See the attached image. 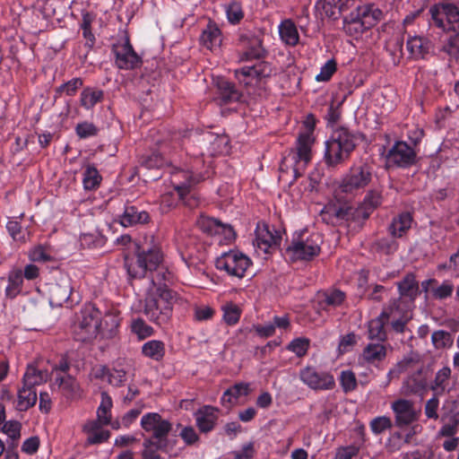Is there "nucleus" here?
Listing matches in <instances>:
<instances>
[{
  "mask_svg": "<svg viewBox=\"0 0 459 459\" xmlns=\"http://www.w3.org/2000/svg\"><path fill=\"white\" fill-rule=\"evenodd\" d=\"M189 207L195 208L199 204V198L196 195H179V192H167L160 196V208L162 212H168L175 208L179 203Z\"/></svg>",
  "mask_w": 459,
  "mask_h": 459,
  "instance_id": "b1692460",
  "label": "nucleus"
},
{
  "mask_svg": "<svg viewBox=\"0 0 459 459\" xmlns=\"http://www.w3.org/2000/svg\"><path fill=\"white\" fill-rule=\"evenodd\" d=\"M141 427L152 436L143 440V459H162L158 451L167 452L169 448L168 436L172 424L157 412H148L141 419Z\"/></svg>",
  "mask_w": 459,
  "mask_h": 459,
  "instance_id": "7ed1b4c3",
  "label": "nucleus"
},
{
  "mask_svg": "<svg viewBox=\"0 0 459 459\" xmlns=\"http://www.w3.org/2000/svg\"><path fill=\"white\" fill-rule=\"evenodd\" d=\"M175 242L181 259L188 267L205 263L207 259L205 247L189 230L177 231Z\"/></svg>",
  "mask_w": 459,
  "mask_h": 459,
  "instance_id": "1a4fd4ad",
  "label": "nucleus"
},
{
  "mask_svg": "<svg viewBox=\"0 0 459 459\" xmlns=\"http://www.w3.org/2000/svg\"><path fill=\"white\" fill-rule=\"evenodd\" d=\"M255 235L257 247L265 253H268L270 248L277 247L281 244V237L280 232L275 231L273 233L267 225L258 226Z\"/></svg>",
  "mask_w": 459,
  "mask_h": 459,
  "instance_id": "7c9ffc66",
  "label": "nucleus"
},
{
  "mask_svg": "<svg viewBox=\"0 0 459 459\" xmlns=\"http://www.w3.org/2000/svg\"><path fill=\"white\" fill-rule=\"evenodd\" d=\"M241 311L235 304H227L223 307V319L229 325H236L240 318Z\"/></svg>",
  "mask_w": 459,
  "mask_h": 459,
  "instance_id": "052dcab7",
  "label": "nucleus"
},
{
  "mask_svg": "<svg viewBox=\"0 0 459 459\" xmlns=\"http://www.w3.org/2000/svg\"><path fill=\"white\" fill-rule=\"evenodd\" d=\"M115 65L120 70H134L142 66L143 58L134 50L128 36L123 41H117L111 47Z\"/></svg>",
  "mask_w": 459,
  "mask_h": 459,
  "instance_id": "f8f14e48",
  "label": "nucleus"
},
{
  "mask_svg": "<svg viewBox=\"0 0 459 459\" xmlns=\"http://www.w3.org/2000/svg\"><path fill=\"white\" fill-rule=\"evenodd\" d=\"M6 230L14 241L26 242V234L20 222L9 221L6 224Z\"/></svg>",
  "mask_w": 459,
  "mask_h": 459,
  "instance_id": "0e129e2a",
  "label": "nucleus"
},
{
  "mask_svg": "<svg viewBox=\"0 0 459 459\" xmlns=\"http://www.w3.org/2000/svg\"><path fill=\"white\" fill-rule=\"evenodd\" d=\"M300 381L315 391H328L335 387V379L328 371L318 370L313 366H307L299 371Z\"/></svg>",
  "mask_w": 459,
  "mask_h": 459,
  "instance_id": "dca6fc26",
  "label": "nucleus"
},
{
  "mask_svg": "<svg viewBox=\"0 0 459 459\" xmlns=\"http://www.w3.org/2000/svg\"><path fill=\"white\" fill-rule=\"evenodd\" d=\"M346 299V293L339 289H329L319 292L317 296L318 310L330 312L341 307Z\"/></svg>",
  "mask_w": 459,
  "mask_h": 459,
  "instance_id": "a878e982",
  "label": "nucleus"
},
{
  "mask_svg": "<svg viewBox=\"0 0 459 459\" xmlns=\"http://www.w3.org/2000/svg\"><path fill=\"white\" fill-rule=\"evenodd\" d=\"M150 219L148 212L141 209L138 205L127 202L124 205L123 213L118 216V222L121 226L127 228L146 224L150 221Z\"/></svg>",
  "mask_w": 459,
  "mask_h": 459,
  "instance_id": "4be33fe9",
  "label": "nucleus"
},
{
  "mask_svg": "<svg viewBox=\"0 0 459 459\" xmlns=\"http://www.w3.org/2000/svg\"><path fill=\"white\" fill-rule=\"evenodd\" d=\"M37 392L35 388L24 386L18 389L16 409L20 411H26L37 403Z\"/></svg>",
  "mask_w": 459,
  "mask_h": 459,
  "instance_id": "a19ab883",
  "label": "nucleus"
},
{
  "mask_svg": "<svg viewBox=\"0 0 459 459\" xmlns=\"http://www.w3.org/2000/svg\"><path fill=\"white\" fill-rule=\"evenodd\" d=\"M322 237L307 229L296 230L282 248L283 255L291 262L311 261L321 252Z\"/></svg>",
  "mask_w": 459,
  "mask_h": 459,
  "instance_id": "39448f33",
  "label": "nucleus"
},
{
  "mask_svg": "<svg viewBox=\"0 0 459 459\" xmlns=\"http://www.w3.org/2000/svg\"><path fill=\"white\" fill-rule=\"evenodd\" d=\"M406 48L412 58L424 59L433 49V43L424 36L408 35Z\"/></svg>",
  "mask_w": 459,
  "mask_h": 459,
  "instance_id": "bb28decb",
  "label": "nucleus"
},
{
  "mask_svg": "<svg viewBox=\"0 0 459 459\" xmlns=\"http://www.w3.org/2000/svg\"><path fill=\"white\" fill-rule=\"evenodd\" d=\"M373 178V169L367 163L353 165L342 177L336 195L345 194L350 198L362 194Z\"/></svg>",
  "mask_w": 459,
  "mask_h": 459,
  "instance_id": "0eeeda50",
  "label": "nucleus"
},
{
  "mask_svg": "<svg viewBox=\"0 0 459 459\" xmlns=\"http://www.w3.org/2000/svg\"><path fill=\"white\" fill-rule=\"evenodd\" d=\"M427 377L423 368L411 373L403 381V390L406 394H421L427 388Z\"/></svg>",
  "mask_w": 459,
  "mask_h": 459,
  "instance_id": "473e14b6",
  "label": "nucleus"
},
{
  "mask_svg": "<svg viewBox=\"0 0 459 459\" xmlns=\"http://www.w3.org/2000/svg\"><path fill=\"white\" fill-rule=\"evenodd\" d=\"M112 398L107 392L101 393L100 404L97 409V419L104 425H109L111 421Z\"/></svg>",
  "mask_w": 459,
  "mask_h": 459,
  "instance_id": "09e8293b",
  "label": "nucleus"
},
{
  "mask_svg": "<svg viewBox=\"0 0 459 459\" xmlns=\"http://www.w3.org/2000/svg\"><path fill=\"white\" fill-rule=\"evenodd\" d=\"M355 0H317L316 8L321 10V15L332 20H337L341 14L347 11Z\"/></svg>",
  "mask_w": 459,
  "mask_h": 459,
  "instance_id": "393cba45",
  "label": "nucleus"
},
{
  "mask_svg": "<svg viewBox=\"0 0 459 459\" xmlns=\"http://www.w3.org/2000/svg\"><path fill=\"white\" fill-rule=\"evenodd\" d=\"M201 44L212 51L218 49L222 42V33L218 24L209 20L200 36Z\"/></svg>",
  "mask_w": 459,
  "mask_h": 459,
  "instance_id": "c756f323",
  "label": "nucleus"
},
{
  "mask_svg": "<svg viewBox=\"0 0 459 459\" xmlns=\"http://www.w3.org/2000/svg\"><path fill=\"white\" fill-rule=\"evenodd\" d=\"M310 347V340L306 337L293 339L287 346V350L295 353L297 357L302 358L307 355Z\"/></svg>",
  "mask_w": 459,
  "mask_h": 459,
  "instance_id": "864d4df0",
  "label": "nucleus"
},
{
  "mask_svg": "<svg viewBox=\"0 0 459 459\" xmlns=\"http://www.w3.org/2000/svg\"><path fill=\"white\" fill-rule=\"evenodd\" d=\"M387 355V347L385 342H370L363 349L362 358L369 364H377L383 361Z\"/></svg>",
  "mask_w": 459,
  "mask_h": 459,
  "instance_id": "f704fd0d",
  "label": "nucleus"
},
{
  "mask_svg": "<svg viewBox=\"0 0 459 459\" xmlns=\"http://www.w3.org/2000/svg\"><path fill=\"white\" fill-rule=\"evenodd\" d=\"M29 258L32 262L46 263L52 260V255L46 247L38 245L30 251Z\"/></svg>",
  "mask_w": 459,
  "mask_h": 459,
  "instance_id": "bf43d9fd",
  "label": "nucleus"
},
{
  "mask_svg": "<svg viewBox=\"0 0 459 459\" xmlns=\"http://www.w3.org/2000/svg\"><path fill=\"white\" fill-rule=\"evenodd\" d=\"M380 316L392 330L396 333H403L408 329L407 325L411 319V315L401 298L394 299L385 305Z\"/></svg>",
  "mask_w": 459,
  "mask_h": 459,
  "instance_id": "9b49d317",
  "label": "nucleus"
},
{
  "mask_svg": "<svg viewBox=\"0 0 459 459\" xmlns=\"http://www.w3.org/2000/svg\"><path fill=\"white\" fill-rule=\"evenodd\" d=\"M82 85L83 80L82 78H73L55 89V99L61 97L63 94L70 97L74 96L77 91L82 87Z\"/></svg>",
  "mask_w": 459,
  "mask_h": 459,
  "instance_id": "8fccbe9b",
  "label": "nucleus"
},
{
  "mask_svg": "<svg viewBox=\"0 0 459 459\" xmlns=\"http://www.w3.org/2000/svg\"><path fill=\"white\" fill-rule=\"evenodd\" d=\"M80 244L83 248H100L106 244V238L99 231L82 233Z\"/></svg>",
  "mask_w": 459,
  "mask_h": 459,
  "instance_id": "603ef678",
  "label": "nucleus"
},
{
  "mask_svg": "<svg viewBox=\"0 0 459 459\" xmlns=\"http://www.w3.org/2000/svg\"><path fill=\"white\" fill-rule=\"evenodd\" d=\"M382 18V10L374 4L359 5L343 18V30L346 34L358 38L366 30L376 26Z\"/></svg>",
  "mask_w": 459,
  "mask_h": 459,
  "instance_id": "423d86ee",
  "label": "nucleus"
},
{
  "mask_svg": "<svg viewBox=\"0 0 459 459\" xmlns=\"http://www.w3.org/2000/svg\"><path fill=\"white\" fill-rule=\"evenodd\" d=\"M54 385H57L61 394L68 400H74L81 396V388L77 380L66 374H56Z\"/></svg>",
  "mask_w": 459,
  "mask_h": 459,
  "instance_id": "c85d7f7f",
  "label": "nucleus"
},
{
  "mask_svg": "<svg viewBox=\"0 0 459 459\" xmlns=\"http://www.w3.org/2000/svg\"><path fill=\"white\" fill-rule=\"evenodd\" d=\"M127 372L124 368H112L110 369L108 382L113 386H122L126 381Z\"/></svg>",
  "mask_w": 459,
  "mask_h": 459,
  "instance_id": "338daca9",
  "label": "nucleus"
},
{
  "mask_svg": "<svg viewBox=\"0 0 459 459\" xmlns=\"http://www.w3.org/2000/svg\"><path fill=\"white\" fill-rule=\"evenodd\" d=\"M340 384L344 393H350L356 389L357 379L351 370H343L341 372Z\"/></svg>",
  "mask_w": 459,
  "mask_h": 459,
  "instance_id": "680f3d73",
  "label": "nucleus"
},
{
  "mask_svg": "<svg viewBox=\"0 0 459 459\" xmlns=\"http://www.w3.org/2000/svg\"><path fill=\"white\" fill-rule=\"evenodd\" d=\"M382 204V195L377 190L368 191L358 207L339 206L333 209V216L336 222L359 221L369 218L372 212Z\"/></svg>",
  "mask_w": 459,
  "mask_h": 459,
  "instance_id": "6e6552de",
  "label": "nucleus"
},
{
  "mask_svg": "<svg viewBox=\"0 0 459 459\" xmlns=\"http://www.w3.org/2000/svg\"><path fill=\"white\" fill-rule=\"evenodd\" d=\"M196 226L201 231L210 236L223 234L226 238H230L234 235L233 229L230 226L203 214L196 220Z\"/></svg>",
  "mask_w": 459,
  "mask_h": 459,
  "instance_id": "5701e85b",
  "label": "nucleus"
},
{
  "mask_svg": "<svg viewBox=\"0 0 459 459\" xmlns=\"http://www.w3.org/2000/svg\"><path fill=\"white\" fill-rule=\"evenodd\" d=\"M279 34L281 40L289 46L294 47L299 41V35L295 23L291 20H284L279 26Z\"/></svg>",
  "mask_w": 459,
  "mask_h": 459,
  "instance_id": "37998d69",
  "label": "nucleus"
},
{
  "mask_svg": "<svg viewBox=\"0 0 459 459\" xmlns=\"http://www.w3.org/2000/svg\"><path fill=\"white\" fill-rule=\"evenodd\" d=\"M82 176L83 187L88 191L97 189L102 180L99 170L93 165H87Z\"/></svg>",
  "mask_w": 459,
  "mask_h": 459,
  "instance_id": "a18cd8bd",
  "label": "nucleus"
},
{
  "mask_svg": "<svg viewBox=\"0 0 459 459\" xmlns=\"http://www.w3.org/2000/svg\"><path fill=\"white\" fill-rule=\"evenodd\" d=\"M21 428L22 425L19 421L9 420L6 421L1 429L2 432L12 439V446H13V447L17 446V441L21 437Z\"/></svg>",
  "mask_w": 459,
  "mask_h": 459,
  "instance_id": "6e6d98bb",
  "label": "nucleus"
},
{
  "mask_svg": "<svg viewBox=\"0 0 459 459\" xmlns=\"http://www.w3.org/2000/svg\"><path fill=\"white\" fill-rule=\"evenodd\" d=\"M313 130L314 123L309 127V131L299 134L297 139L296 152L292 155V160L296 163L293 168L295 179L301 175L299 172L300 164L303 163V167H305L312 159V145L315 141Z\"/></svg>",
  "mask_w": 459,
  "mask_h": 459,
  "instance_id": "f3484780",
  "label": "nucleus"
},
{
  "mask_svg": "<svg viewBox=\"0 0 459 459\" xmlns=\"http://www.w3.org/2000/svg\"><path fill=\"white\" fill-rule=\"evenodd\" d=\"M4 295L9 299H15L22 290L23 276L21 269L15 268L9 272Z\"/></svg>",
  "mask_w": 459,
  "mask_h": 459,
  "instance_id": "e433bc0d",
  "label": "nucleus"
},
{
  "mask_svg": "<svg viewBox=\"0 0 459 459\" xmlns=\"http://www.w3.org/2000/svg\"><path fill=\"white\" fill-rule=\"evenodd\" d=\"M433 25L451 34L442 47V51L451 59L459 61V5L441 2L429 8Z\"/></svg>",
  "mask_w": 459,
  "mask_h": 459,
  "instance_id": "f03ea898",
  "label": "nucleus"
},
{
  "mask_svg": "<svg viewBox=\"0 0 459 459\" xmlns=\"http://www.w3.org/2000/svg\"><path fill=\"white\" fill-rule=\"evenodd\" d=\"M387 323L379 315L377 318L368 323V338L371 341L385 342L387 332L385 328Z\"/></svg>",
  "mask_w": 459,
  "mask_h": 459,
  "instance_id": "c03bdc74",
  "label": "nucleus"
},
{
  "mask_svg": "<svg viewBox=\"0 0 459 459\" xmlns=\"http://www.w3.org/2000/svg\"><path fill=\"white\" fill-rule=\"evenodd\" d=\"M252 265L251 259L238 250H230L221 254L215 261V267L224 271L228 275L242 279Z\"/></svg>",
  "mask_w": 459,
  "mask_h": 459,
  "instance_id": "9d476101",
  "label": "nucleus"
},
{
  "mask_svg": "<svg viewBox=\"0 0 459 459\" xmlns=\"http://www.w3.org/2000/svg\"><path fill=\"white\" fill-rule=\"evenodd\" d=\"M451 368L447 366H445L436 373L435 378L430 385V389L436 394L441 395L449 393V391L451 390Z\"/></svg>",
  "mask_w": 459,
  "mask_h": 459,
  "instance_id": "4c0bfd02",
  "label": "nucleus"
},
{
  "mask_svg": "<svg viewBox=\"0 0 459 459\" xmlns=\"http://www.w3.org/2000/svg\"><path fill=\"white\" fill-rule=\"evenodd\" d=\"M400 298H409L413 301L418 296L419 285L412 273H408L397 283Z\"/></svg>",
  "mask_w": 459,
  "mask_h": 459,
  "instance_id": "79ce46f5",
  "label": "nucleus"
},
{
  "mask_svg": "<svg viewBox=\"0 0 459 459\" xmlns=\"http://www.w3.org/2000/svg\"><path fill=\"white\" fill-rule=\"evenodd\" d=\"M104 100V91L94 87H85L80 94V104L86 109H92Z\"/></svg>",
  "mask_w": 459,
  "mask_h": 459,
  "instance_id": "58836bf2",
  "label": "nucleus"
},
{
  "mask_svg": "<svg viewBox=\"0 0 459 459\" xmlns=\"http://www.w3.org/2000/svg\"><path fill=\"white\" fill-rule=\"evenodd\" d=\"M225 13L227 20L231 25H238L245 17L242 4L239 1L233 0L225 5Z\"/></svg>",
  "mask_w": 459,
  "mask_h": 459,
  "instance_id": "de8ad7c7",
  "label": "nucleus"
},
{
  "mask_svg": "<svg viewBox=\"0 0 459 459\" xmlns=\"http://www.w3.org/2000/svg\"><path fill=\"white\" fill-rule=\"evenodd\" d=\"M202 180H204V177L193 171L174 169L170 172V183L174 190L179 192V195L185 194L187 195H196L192 192V189Z\"/></svg>",
  "mask_w": 459,
  "mask_h": 459,
  "instance_id": "6ab92c4d",
  "label": "nucleus"
},
{
  "mask_svg": "<svg viewBox=\"0 0 459 459\" xmlns=\"http://www.w3.org/2000/svg\"><path fill=\"white\" fill-rule=\"evenodd\" d=\"M385 158L387 163L397 168L406 169L415 164L417 153L406 142L397 141L389 149Z\"/></svg>",
  "mask_w": 459,
  "mask_h": 459,
  "instance_id": "a211bd4d",
  "label": "nucleus"
},
{
  "mask_svg": "<svg viewBox=\"0 0 459 459\" xmlns=\"http://www.w3.org/2000/svg\"><path fill=\"white\" fill-rule=\"evenodd\" d=\"M238 46L240 48V61L261 59L266 55L263 46V36L252 30H244L238 34Z\"/></svg>",
  "mask_w": 459,
  "mask_h": 459,
  "instance_id": "ddd939ff",
  "label": "nucleus"
},
{
  "mask_svg": "<svg viewBox=\"0 0 459 459\" xmlns=\"http://www.w3.org/2000/svg\"><path fill=\"white\" fill-rule=\"evenodd\" d=\"M49 303L54 307H62L66 303L72 294V286L69 279H62L52 283L49 287Z\"/></svg>",
  "mask_w": 459,
  "mask_h": 459,
  "instance_id": "cd10ccee",
  "label": "nucleus"
},
{
  "mask_svg": "<svg viewBox=\"0 0 459 459\" xmlns=\"http://www.w3.org/2000/svg\"><path fill=\"white\" fill-rule=\"evenodd\" d=\"M234 74L239 84L247 89H254L272 75L273 68L269 63L261 61L251 66L236 69Z\"/></svg>",
  "mask_w": 459,
  "mask_h": 459,
  "instance_id": "4468645a",
  "label": "nucleus"
},
{
  "mask_svg": "<svg viewBox=\"0 0 459 459\" xmlns=\"http://www.w3.org/2000/svg\"><path fill=\"white\" fill-rule=\"evenodd\" d=\"M250 393V385L248 383H236L228 388L222 395V401L232 403V399L237 400L242 395H248Z\"/></svg>",
  "mask_w": 459,
  "mask_h": 459,
  "instance_id": "3c124183",
  "label": "nucleus"
},
{
  "mask_svg": "<svg viewBox=\"0 0 459 459\" xmlns=\"http://www.w3.org/2000/svg\"><path fill=\"white\" fill-rule=\"evenodd\" d=\"M391 408L394 413L397 427L408 426L419 418L420 412L415 410L413 403L410 400L397 399L392 403Z\"/></svg>",
  "mask_w": 459,
  "mask_h": 459,
  "instance_id": "aec40b11",
  "label": "nucleus"
},
{
  "mask_svg": "<svg viewBox=\"0 0 459 459\" xmlns=\"http://www.w3.org/2000/svg\"><path fill=\"white\" fill-rule=\"evenodd\" d=\"M431 341L437 349H442L451 342V334L444 330L435 331L431 335Z\"/></svg>",
  "mask_w": 459,
  "mask_h": 459,
  "instance_id": "774afa93",
  "label": "nucleus"
},
{
  "mask_svg": "<svg viewBox=\"0 0 459 459\" xmlns=\"http://www.w3.org/2000/svg\"><path fill=\"white\" fill-rule=\"evenodd\" d=\"M132 333L135 334L139 341L145 340L154 335L155 331L142 317L133 318L130 324Z\"/></svg>",
  "mask_w": 459,
  "mask_h": 459,
  "instance_id": "49530a36",
  "label": "nucleus"
},
{
  "mask_svg": "<svg viewBox=\"0 0 459 459\" xmlns=\"http://www.w3.org/2000/svg\"><path fill=\"white\" fill-rule=\"evenodd\" d=\"M82 318L78 324L82 335L78 340L82 342L95 338L100 329L102 313L93 303L86 304L82 309Z\"/></svg>",
  "mask_w": 459,
  "mask_h": 459,
  "instance_id": "2eb2a0df",
  "label": "nucleus"
},
{
  "mask_svg": "<svg viewBox=\"0 0 459 459\" xmlns=\"http://www.w3.org/2000/svg\"><path fill=\"white\" fill-rule=\"evenodd\" d=\"M98 127L91 122H82L75 126V133L81 139L96 136L98 134Z\"/></svg>",
  "mask_w": 459,
  "mask_h": 459,
  "instance_id": "e2e57ef3",
  "label": "nucleus"
},
{
  "mask_svg": "<svg viewBox=\"0 0 459 459\" xmlns=\"http://www.w3.org/2000/svg\"><path fill=\"white\" fill-rule=\"evenodd\" d=\"M141 353L145 358L160 361L166 354L165 343L160 340L148 341L142 345Z\"/></svg>",
  "mask_w": 459,
  "mask_h": 459,
  "instance_id": "ea45409f",
  "label": "nucleus"
},
{
  "mask_svg": "<svg viewBox=\"0 0 459 459\" xmlns=\"http://www.w3.org/2000/svg\"><path fill=\"white\" fill-rule=\"evenodd\" d=\"M216 411L212 406H204L195 413L196 425L201 432L207 433L213 429L218 418Z\"/></svg>",
  "mask_w": 459,
  "mask_h": 459,
  "instance_id": "72a5a7b5",
  "label": "nucleus"
},
{
  "mask_svg": "<svg viewBox=\"0 0 459 459\" xmlns=\"http://www.w3.org/2000/svg\"><path fill=\"white\" fill-rule=\"evenodd\" d=\"M49 378L50 375L48 370L39 369L34 365H28L22 377V383L24 386L35 388L37 385L47 383Z\"/></svg>",
  "mask_w": 459,
  "mask_h": 459,
  "instance_id": "c9c22d12",
  "label": "nucleus"
},
{
  "mask_svg": "<svg viewBox=\"0 0 459 459\" xmlns=\"http://www.w3.org/2000/svg\"><path fill=\"white\" fill-rule=\"evenodd\" d=\"M359 144L357 134L346 127L335 129L325 143L324 162L328 169L344 165Z\"/></svg>",
  "mask_w": 459,
  "mask_h": 459,
  "instance_id": "20e7f679",
  "label": "nucleus"
},
{
  "mask_svg": "<svg viewBox=\"0 0 459 459\" xmlns=\"http://www.w3.org/2000/svg\"><path fill=\"white\" fill-rule=\"evenodd\" d=\"M392 427V421L390 418L382 416V417H377L370 422V429L371 431L376 434H381L385 430L391 429Z\"/></svg>",
  "mask_w": 459,
  "mask_h": 459,
  "instance_id": "69168bd1",
  "label": "nucleus"
},
{
  "mask_svg": "<svg viewBox=\"0 0 459 459\" xmlns=\"http://www.w3.org/2000/svg\"><path fill=\"white\" fill-rule=\"evenodd\" d=\"M216 100L221 105H228L238 102L243 98L242 92L236 85L225 77H217L215 79Z\"/></svg>",
  "mask_w": 459,
  "mask_h": 459,
  "instance_id": "412c9836",
  "label": "nucleus"
},
{
  "mask_svg": "<svg viewBox=\"0 0 459 459\" xmlns=\"http://www.w3.org/2000/svg\"><path fill=\"white\" fill-rule=\"evenodd\" d=\"M396 238H381L376 241V247L378 251L385 255L394 254L399 247L398 242L395 240Z\"/></svg>",
  "mask_w": 459,
  "mask_h": 459,
  "instance_id": "13d9d810",
  "label": "nucleus"
},
{
  "mask_svg": "<svg viewBox=\"0 0 459 459\" xmlns=\"http://www.w3.org/2000/svg\"><path fill=\"white\" fill-rule=\"evenodd\" d=\"M413 217L409 212H403L392 219L388 226V233L393 238H403L410 230Z\"/></svg>",
  "mask_w": 459,
  "mask_h": 459,
  "instance_id": "2f4dec72",
  "label": "nucleus"
},
{
  "mask_svg": "<svg viewBox=\"0 0 459 459\" xmlns=\"http://www.w3.org/2000/svg\"><path fill=\"white\" fill-rule=\"evenodd\" d=\"M125 268L130 280H149L143 313L157 325H166L177 300V292L170 289L176 278L173 271L165 264L160 248L152 247L139 250L135 257L126 259Z\"/></svg>",
  "mask_w": 459,
  "mask_h": 459,
  "instance_id": "f257e3e1",
  "label": "nucleus"
},
{
  "mask_svg": "<svg viewBox=\"0 0 459 459\" xmlns=\"http://www.w3.org/2000/svg\"><path fill=\"white\" fill-rule=\"evenodd\" d=\"M167 163L165 158L159 152H152L141 159V165L146 169H160Z\"/></svg>",
  "mask_w": 459,
  "mask_h": 459,
  "instance_id": "5fc2aeb1",
  "label": "nucleus"
},
{
  "mask_svg": "<svg viewBox=\"0 0 459 459\" xmlns=\"http://www.w3.org/2000/svg\"><path fill=\"white\" fill-rule=\"evenodd\" d=\"M337 71V63L332 58L329 59L320 69L318 74L316 75V81L318 82H326L331 80Z\"/></svg>",
  "mask_w": 459,
  "mask_h": 459,
  "instance_id": "4d7b16f0",
  "label": "nucleus"
}]
</instances>
